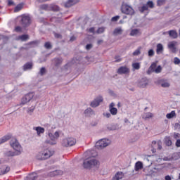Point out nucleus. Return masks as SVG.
<instances>
[{"label": "nucleus", "mask_w": 180, "mask_h": 180, "mask_svg": "<svg viewBox=\"0 0 180 180\" xmlns=\"http://www.w3.org/2000/svg\"><path fill=\"white\" fill-rule=\"evenodd\" d=\"M48 136L49 139L45 141L46 144H49L50 146H56L57 144V140L60 137V131H56L54 134L51 133V131H48Z\"/></svg>", "instance_id": "nucleus-1"}, {"label": "nucleus", "mask_w": 180, "mask_h": 180, "mask_svg": "<svg viewBox=\"0 0 180 180\" xmlns=\"http://www.w3.org/2000/svg\"><path fill=\"white\" fill-rule=\"evenodd\" d=\"M99 165V161L96 160L94 157H90L84 160L83 167L86 169H91V168H94L95 167H98Z\"/></svg>", "instance_id": "nucleus-2"}, {"label": "nucleus", "mask_w": 180, "mask_h": 180, "mask_svg": "<svg viewBox=\"0 0 180 180\" xmlns=\"http://www.w3.org/2000/svg\"><path fill=\"white\" fill-rule=\"evenodd\" d=\"M10 145L15 150L16 153L18 154H22V151H23V149L22 148V146H20V143H19V141H18V139L16 138H13L10 141Z\"/></svg>", "instance_id": "nucleus-3"}, {"label": "nucleus", "mask_w": 180, "mask_h": 180, "mask_svg": "<svg viewBox=\"0 0 180 180\" xmlns=\"http://www.w3.org/2000/svg\"><path fill=\"white\" fill-rule=\"evenodd\" d=\"M36 98L37 96L34 95V93H28L21 98V105H26V103H29L30 101H34Z\"/></svg>", "instance_id": "nucleus-4"}, {"label": "nucleus", "mask_w": 180, "mask_h": 180, "mask_svg": "<svg viewBox=\"0 0 180 180\" xmlns=\"http://www.w3.org/2000/svg\"><path fill=\"white\" fill-rule=\"evenodd\" d=\"M110 144V141L109 139H101L96 143V148L98 150H102L105 147H108Z\"/></svg>", "instance_id": "nucleus-5"}, {"label": "nucleus", "mask_w": 180, "mask_h": 180, "mask_svg": "<svg viewBox=\"0 0 180 180\" xmlns=\"http://www.w3.org/2000/svg\"><path fill=\"white\" fill-rule=\"evenodd\" d=\"M54 155L53 150H50L46 149L44 150L42 153H40L38 156V160H47V158H50L52 155Z\"/></svg>", "instance_id": "nucleus-6"}, {"label": "nucleus", "mask_w": 180, "mask_h": 180, "mask_svg": "<svg viewBox=\"0 0 180 180\" xmlns=\"http://www.w3.org/2000/svg\"><path fill=\"white\" fill-rule=\"evenodd\" d=\"M75 144H77V139L72 137L66 138L62 141V146L63 147H72Z\"/></svg>", "instance_id": "nucleus-7"}, {"label": "nucleus", "mask_w": 180, "mask_h": 180, "mask_svg": "<svg viewBox=\"0 0 180 180\" xmlns=\"http://www.w3.org/2000/svg\"><path fill=\"white\" fill-rule=\"evenodd\" d=\"M122 12L125 15H129V16H133V15H134L135 13V11H134V9H133V7L127 4H124L122 6Z\"/></svg>", "instance_id": "nucleus-8"}, {"label": "nucleus", "mask_w": 180, "mask_h": 180, "mask_svg": "<svg viewBox=\"0 0 180 180\" xmlns=\"http://www.w3.org/2000/svg\"><path fill=\"white\" fill-rule=\"evenodd\" d=\"M102 102H103V97L100 96L96 98L93 101H91L90 105L91 106V108H98V106H99V105H101Z\"/></svg>", "instance_id": "nucleus-9"}, {"label": "nucleus", "mask_w": 180, "mask_h": 180, "mask_svg": "<svg viewBox=\"0 0 180 180\" xmlns=\"http://www.w3.org/2000/svg\"><path fill=\"white\" fill-rule=\"evenodd\" d=\"M149 84V80L147 79V77H143L139 80L137 86L139 88H146L147 85Z\"/></svg>", "instance_id": "nucleus-10"}, {"label": "nucleus", "mask_w": 180, "mask_h": 180, "mask_svg": "<svg viewBox=\"0 0 180 180\" xmlns=\"http://www.w3.org/2000/svg\"><path fill=\"white\" fill-rule=\"evenodd\" d=\"M21 25L26 27L27 26H29L30 25V16L23 15L21 18Z\"/></svg>", "instance_id": "nucleus-11"}, {"label": "nucleus", "mask_w": 180, "mask_h": 180, "mask_svg": "<svg viewBox=\"0 0 180 180\" xmlns=\"http://www.w3.org/2000/svg\"><path fill=\"white\" fill-rule=\"evenodd\" d=\"M176 46H178V42L176 41H172L168 43V49L172 51V53H176Z\"/></svg>", "instance_id": "nucleus-12"}, {"label": "nucleus", "mask_w": 180, "mask_h": 180, "mask_svg": "<svg viewBox=\"0 0 180 180\" xmlns=\"http://www.w3.org/2000/svg\"><path fill=\"white\" fill-rule=\"evenodd\" d=\"M156 67L157 64L153 63L149 68V71H151V72H155L156 74H160V72H161L162 70V68L160 65L158 66V68Z\"/></svg>", "instance_id": "nucleus-13"}, {"label": "nucleus", "mask_w": 180, "mask_h": 180, "mask_svg": "<svg viewBox=\"0 0 180 180\" xmlns=\"http://www.w3.org/2000/svg\"><path fill=\"white\" fill-rule=\"evenodd\" d=\"M130 72V69L126 66H122L117 70V74L123 75V74H129Z\"/></svg>", "instance_id": "nucleus-14"}, {"label": "nucleus", "mask_w": 180, "mask_h": 180, "mask_svg": "<svg viewBox=\"0 0 180 180\" xmlns=\"http://www.w3.org/2000/svg\"><path fill=\"white\" fill-rule=\"evenodd\" d=\"M78 2H79V0H68L64 3V6L65 8H71L73 5L78 4Z\"/></svg>", "instance_id": "nucleus-15"}, {"label": "nucleus", "mask_w": 180, "mask_h": 180, "mask_svg": "<svg viewBox=\"0 0 180 180\" xmlns=\"http://www.w3.org/2000/svg\"><path fill=\"white\" fill-rule=\"evenodd\" d=\"M9 171H11V167L8 166L0 167V175H5V174H8Z\"/></svg>", "instance_id": "nucleus-16"}, {"label": "nucleus", "mask_w": 180, "mask_h": 180, "mask_svg": "<svg viewBox=\"0 0 180 180\" xmlns=\"http://www.w3.org/2000/svg\"><path fill=\"white\" fill-rule=\"evenodd\" d=\"M162 169H164V166H162V165H158L152 169V174H157L158 172H161Z\"/></svg>", "instance_id": "nucleus-17"}, {"label": "nucleus", "mask_w": 180, "mask_h": 180, "mask_svg": "<svg viewBox=\"0 0 180 180\" xmlns=\"http://www.w3.org/2000/svg\"><path fill=\"white\" fill-rule=\"evenodd\" d=\"M37 173L33 172L30 174L25 178V180H37Z\"/></svg>", "instance_id": "nucleus-18"}, {"label": "nucleus", "mask_w": 180, "mask_h": 180, "mask_svg": "<svg viewBox=\"0 0 180 180\" xmlns=\"http://www.w3.org/2000/svg\"><path fill=\"white\" fill-rule=\"evenodd\" d=\"M4 154L6 157H15L16 155H20V153H18V152H14L12 150H8Z\"/></svg>", "instance_id": "nucleus-19"}, {"label": "nucleus", "mask_w": 180, "mask_h": 180, "mask_svg": "<svg viewBox=\"0 0 180 180\" xmlns=\"http://www.w3.org/2000/svg\"><path fill=\"white\" fill-rule=\"evenodd\" d=\"M33 129L37 131V134L39 136H40L41 134H43L45 131L44 128L41 127H34Z\"/></svg>", "instance_id": "nucleus-20"}, {"label": "nucleus", "mask_w": 180, "mask_h": 180, "mask_svg": "<svg viewBox=\"0 0 180 180\" xmlns=\"http://www.w3.org/2000/svg\"><path fill=\"white\" fill-rule=\"evenodd\" d=\"M180 156L179 153H174L170 158L165 159V161H172V160H174L176 161V160H179Z\"/></svg>", "instance_id": "nucleus-21"}, {"label": "nucleus", "mask_w": 180, "mask_h": 180, "mask_svg": "<svg viewBox=\"0 0 180 180\" xmlns=\"http://www.w3.org/2000/svg\"><path fill=\"white\" fill-rule=\"evenodd\" d=\"M156 47L157 54H161V53L164 51V46H162V44H158Z\"/></svg>", "instance_id": "nucleus-22"}, {"label": "nucleus", "mask_w": 180, "mask_h": 180, "mask_svg": "<svg viewBox=\"0 0 180 180\" xmlns=\"http://www.w3.org/2000/svg\"><path fill=\"white\" fill-rule=\"evenodd\" d=\"M11 138H12L11 135H7V136H3L1 139H0V144H4V143H6V141H8V140H11Z\"/></svg>", "instance_id": "nucleus-23"}, {"label": "nucleus", "mask_w": 180, "mask_h": 180, "mask_svg": "<svg viewBox=\"0 0 180 180\" xmlns=\"http://www.w3.org/2000/svg\"><path fill=\"white\" fill-rule=\"evenodd\" d=\"M135 171H140V169H143V162L139 161L136 162L134 167Z\"/></svg>", "instance_id": "nucleus-24"}, {"label": "nucleus", "mask_w": 180, "mask_h": 180, "mask_svg": "<svg viewBox=\"0 0 180 180\" xmlns=\"http://www.w3.org/2000/svg\"><path fill=\"white\" fill-rule=\"evenodd\" d=\"M28 39H29V35L27 34H22L17 37L16 38L17 40H20L21 41H26V40H28Z\"/></svg>", "instance_id": "nucleus-25"}, {"label": "nucleus", "mask_w": 180, "mask_h": 180, "mask_svg": "<svg viewBox=\"0 0 180 180\" xmlns=\"http://www.w3.org/2000/svg\"><path fill=\"white\" fill-rule=\"evenodd\" d=\"M140 34H141V32H140V30H139V29L131 30V31L130 32V36H139Z\"/></svg>", "instance_id": "nucleus-26"}, {"label": "nucleus", "mask_w": 180, "mask_h": 180, "mask_svg": "<svg viewBox=\"0 0 180 180\" xmlns=\"http://www.w3.org/2000/svg\"><path fill=\"white\" fill-rule=\"evenodd\" d=\"M122 33H123V29H122V27H120L115 28L113 31L114 36H117L119 34H122Z\"/></svg>", "instance_id": "nucleus-27"}, {"label": "nucleus", "mask_w": 180, "mask_h": 180, "mask_svg": "<svg viewBox=\"0 0 180 180\" xmlns=\"http://www.w3.org/2000/svg\"><path fill=\"white\" fill-rule=\"evenodd\" d=\"M84 114L86 116H92V115H95V112L92 110V108H89L84 111Z\"/></svg>", "instance_id": "nucleus-28"}, {"label": "nucleus", "mask_w": 180, "mask_h": 180, "mask_svg": "<svg viewBox=\"0 0 180 180\" xmlns=\"http://www.w3.org/2000/svg\"><path fill=\"white\" fill-rule=\"evenodd\" d=\"M53 62L56 67H58V65H60L61 63H63L62 58H56L53 60Z\"/></svg>", "instance_id": "nucleus-29"}, {"label": "nucleus", "mask_w": 180, "mask_h": 180, "mask_svg": "<svg viewBox=\"0 0 180 180\" xmlns=\"http://www.w3.org/2000/svg\"><path fill=\"white\" fill-rule=\"evenodd\" d=\"M153 116L154 115L151 112H146V113L143 114L142 118L144 120H147V119H151V117H153Z\"/></svg>", "instance_id": "nucleus-30"}, {"label": "nucleus", "mask_w": 180, "mask_h": 180, "mask_svg": "<svg viewBox=\"0 0 180 180\" xmlns=\"http://www.w3.org/2000/svg\"><path fill=\"white\" fill-rule=\"evenodd\" d=\"M169 36L172 37V39H176L178 37V33L175 30H170L169 31Z\"/></svg>", "instance_id": "nucleus-31"}, {"label": "nucleus", "mask_w": 180, "mask_h": 180, "mask_svg": "<svg viewBox=\"0 0 180 180\" xmlns=\"http://www.w3.org/2000/svg\"><path fill=\"white\" fill-rule=\"evenodd\" d=\"M122 178H123V172H119L116 173V174L114 177V180H120V179H122Z\"/></svg>", "instance_id": "nucleus-32"}, {"label": "nucleus", "mask_w": 180, "mask_h": 180, "mask_svg": "<svg viewBox=\"0 0 180 180\" xmlns=\"http://www.w3.org/2000/svg\"><path fill=\"white\" fill-rule=\"evenodd\" d=\"M32 67H33V65L30 63H28L24 65L23 70L24 71H27V70H32Z\"/></svg>", "instance_id": "nucleus-33"}, {"label": "nucleus", "mask_w": 180, "mask_h": 180, "mask_svg": "<svg viewBox=\"0 0 180 180\" xmlns=\"http://www.w3.org/2000/svg\"><path fill=\"white\" fill-rule=\"evenodd\" d=\"M174 116H176V114L175 113V110H173L170 113L167 114L166 117L167 119H172Z\"/></svg>", "instance_id": "nucleus-34"}, {"label": "nucleus", "mask_w": 180, "mask_h": 180, "mask_svg": "<svg viewBox=\"0 0 180 180\" xmlns=\"http://www.w3.org/2000/svg\"><path fill=\"white\" fill-rule=\"evenodd\" d=\"M22 9H23V4H20L15 6L14 12H19L20 11H22Z\"/></svg>", "instance_id": "nucleus-35"}, {"label": "nucleus", "mask_w": 180, "mask_h": 180, "mask_svg": "<svg viewBox=\"0 0 180 180\" xmlns=\"http://www.w3.org/2000/svg\"><path fill=\"white\" fill-rule=\"evenodd\" d=\"M109 110L110 114L112 115L113 116H115V115H117V108H110Z\"/></svg>", "instance_id": "nucleus-36"}, {"label": "nucleus", "mask_w": 180, "mask_h": 180, "mask_svg": "<svg viewBox=\"0 0 180 180\" xmlns=\"http://www.w3.org/2000/svg\"><path fill=\"white\" fill-rule=\"evenodd\" d=\"M141 47H139L136 50L133 52V56H140L141 54Z\"/></svg>", "instance_id": "nucleus-37"}, {"label": "nucleus", "mask_w": 180, "mask_h": 180, "mask_svg": "<svg viewBox=\"0 0 180 180\" xmlns=\"http://www.w3.org/2000/svg\"><path fill=\"white\" fill-rule=\"evenodd\" d=\"M140 63H134L132 64V68H134V70H140Z\"/></svg>", "instance_id": "nucleus-38"}, {"label": "nucleus", "mask_w": 180, "mask_h": 180, "mask_svg": "<svg viewBox=\"0 0 180 180\" xmlns=\"http://www.w3.org/2000/svg\"><path fill=\"white\" fill-rule=\"evenodd\" d=\"M145 11H148V6L146 4H144L141 8L140 9V12L143 13V12H145Z\"/></svg>", "instance_id": "nucleus-39"}, {"label": "nucleus", "mask_w": 180, "mask_h": 180, "mask_svg": "<svg viewBox=\"0 0 180 180\" xmlns=\"http://www.w3.org/2000/svg\"><path fill=\"white\" fill-rule=\"evenodd\" d=\"M44 47L45 49H47L48 50H50L52 49V46H51V44L50 42H46L44 44Z\"/></svg>", "instance_id": "nucleus-40"}, {"label": "nucleus", "mask_w": 180, "mask_h": 180, "mask_svg": "<svg viewBox=\"0 0 180 180\" xmlns=\"http://www.w3.org/2000/svg\"><path fill=\"white\" fill-rule=\"evenodd\" d=\"M108 130H117V126L113 124L108 127Z\"/></svg>", "instance_id": "nucleus-41"}, {"label": "nucleus", "mask_w": 180, "mask_h": 180, "mask_svg": "<svg viewBox=\"0 0 180 180\" xmlns=\"http://www.w3.org/2000/svg\"><path fill=\"white\" fill-rule=\"evenodd\" d=\"M46 68H44V67H42V68L40 69V70H39V74H40V75H41V76L44 75V74H46Z\"/></svg>", "instance_id": "nucleus-42"}, {"label": "nucleus", "mask_w": 180, "mask_h": 180, "mask_svg": "<svg viewBox=\"0 0 180 180\" xmlns=\"http://www.w3.org/2000/svg\"><path fill=\"white\" fill-rule=\"evenodd\" d=\"M103 32H105V27H99L97 31H96V33L98 34H101V33H103Z\"/></svg>", "instance_id": "nucleus-43"}, {"label": "nucleus", "mask_w": 180, "mask_h": 180, "mask_svg": "<svg viewBox=\"0 0 180 180\" xmlns=\"http://www.w3.org/2000/svg\"><path fill=\"white\" fill-rule=\"evenodd\" d=\"M53 174L56 176V175H63V172L61 170H55L53 171Z\"/></svg>", "instance_id": "nucleus-44"}, {"label": "nucleus", "mask_w": 180, "mask_h": 180, "mask_svg": "<svg viewBox=\"0 0 180 180\" xmlns=\"http://www.w3.org/2000/svg\"><path fill=\"white\" fill-rule=\"evenodd\" d=\"M146 5L148 6V8H150L151 9L154 8V3H153V1H148Z\"/></svg>", "instance_id": "nucleus-45"}, {"label": "nucleus", "mask_w": 180, "mask_h": 180, "mask_svg": "<svg viewBox=\"0 0 180 180\" xmlns=\"http://www.w3.org/2000/svg\"><path fill=\"white\" fill-rule=\"evenodd\" d=\"M161 86L162 88H169V83H168V82H163V83L161 84Z\"/></svg>", "instance_id": "nucleus-46"}, {"label": "nucleus", "mask_w": 180, "mask_h": 180, "mask_svg": "<svg viewBox=\"0 0 180 180\" xmlns=\"http://www.w3.org/2000/svg\"><path fill=\"white\" fill-rule=\"evenodd\" d=\"M119 19H120V16L117 15V16L112 17L111 18V20H112V22H117V20H119Z\"/></svg>", "instance_id": "nucleus-47"}, {"label": "nucleus", "mask_w": 180, "mask_h": 180, "mask_svg": "<svg viewBox=\"0 0 180 180\" xmlns=\"http://www.w3.org/2000/svg\"><path fill=\"white\" fill-rule=\"evenodd\" d=\"M174 63L176 65L180 64V59L179 58L175 57L174 58Z\"/></svg>", "instance_id": "nucleus-48"}, {"label": "nucleus", "mask_w": 180, "mask_h": 180, "mask_svg": "<svg viewBox=\"0 0 180 180\" xmlns=\"http://www.w3.org/2000/svg\"><path fill=\"white\" fill-rule=\"evenodd\" d=\"M148 56L149 57H153V56H154L155 53H154V50L153 49H150L148 52Z\"/></svg>", "instance_id": "nucleus-49"}, {"label": "nucleus", "mask_w": 180, "mask_h": 180, "mask_svg": "<svg viewBox=\"0 0 180 180\" xmlns=\"http://www.w3.org/2000/svg\"><path fill=\"white\" fill-rule=\"evenodd\" d=\"M33 112H34V107H33L32 108H29L27 110V113H28L29 115H32V113H33Z\"/></svg>", "instance_id": "nucleus-50"}, {"label": "nucleus", "mask_w": 180, "mask_h": 180, "mask_svg": "<svg viewBox=\"0 0 180 180\" xmlns=\"http://www.w3.org/2000/svg\"><path fill=\"white\" fill-rule=\"evenodd\" d=\"M52 10L54 11V12H57L58 11H60V7H58V6H53L52 7Z\"/></svg>", "instance_id": "nucleus-51"}, {"label": "nucleus", "mask_w": 180, "mask_h": 180, "mask_svg": "<svg viewBox=\"0 0 180 180\" xmlns=\"http://www.w3.org/2000/svg\"><path fill=\"white\" fill-rule=\"evenodd\" d=\"M87 32H89V33H93V34H95V27H91L89 30H86Z\"/></svg>", "instance_id": "nucleus-52"}, {"label": "nucleus", "mask_w": 180, "mask_h": 180, "mask_svg": "<svg viewBox=\"0 0 180 180\" xmlns=\"http://www.w3.org/2000/svg\"><path fill=\"white\" fill-rule=\"evenodd\" d=\"M103 115V116H105V117H107V119H109V117H110V116H112L110 112H104Z\"/></svg>", "instance_id": "nucleus-53"}, {"label": "nucleus", "mask_w": 180, "mask_h": 180, "mask_svg": "<svg viewBox=\"0 0 180 180\" xmlns=\"http://www.w3.org/2000/svg\"><path fill=\"white\" fill-rule=\"evenodd\" d=\"M174 139H175L176 140L178 139H180V134L179 133H174Z\"/></svg>", "instance_id": "nucleus-54"}, {"label": "nucleus", "mask_w": 180, "mask_h": 180, "mask_svg": "<svg viewBox=\"0 0 180 180\" xmlns=\"http://www.w3.org/2000/svg\"><path fill=\"white\" fill-rule=\"evenodd\" d=\"M15 32H22V27H20V26H17V27H15Z\"/></svg>", "instance_id": "nucleus-55"}, {"label": "nucleus", "mask_w": 180, "mask_h": 180, "mask_svg": "<svg viewBox=\"0 0 180 180\" xmlns=\"http://www.w3.org/2000/svg\"><path fill=\"white\" fill-rule=\"evenodd\" d=\"M164 2H165V0H158V6H161V5H162V4H164Z\"/></svg>", "instance_id": "nucleus-56"}, {"label": "nucleus", "mask_w": 180, "mask_h": 180, "mask_svg": "<svg viewBox=\"0 0 180 180\" xmlns=\"http://www.w3.org/2000/svg\"><path fill=\"white\" fill-rule=\"evenodd\" d=\"M172 141H171V140H167L166 141V146H168V147H169V146H172Z\"/></svg>", "instance_id": "nucleus-57"}, {"label": "nucleus", "mask_w": 180, "mask_h": 180, "mask_svg": "<svg viewBox=\"0 0 180 180\" xmlns=\"http://www.w3.org/2000/svg\"><path fill=\"white\" fill-rule=\"evenodd\" d=\"M122 61V58L119 56H115V63H120Z\"/></svg>", "instance_id": "nucleus-58"}, {"label": "nucleus", "mask_w": 180, "mask_h": 180, "mask_svg": "<svg viewBox=\"0 0 180 180\" xmlns=\"http://www.w3.org/2000/svg\"><path fill=\"white\" fill-rule=\"evenodd\" d=\"M92 49V44H89L86 46V50H91Z\"/></svg>", "instance_id": "nucleus-59"}, {"label": "nucleus", "mask_w": 180, "mask_h": 180, "mask_svg": "<svg viewBox=\"0 0 180 180\" xmlns=\"http://www.w3.org/2000/svg\"><path fill=\"white\" fill-rule=\"evenodd\" d=\"M176 147H180V139H177L176 141Z\"/></svg>", "instance_id": "nucleus-60"}, {"label": "nucleus", "mask_w": 180, "mask_h": 180, "mask_svg": "<svg viewBox=\"0 0 180 180\" xmlns=\"http://www.w3.org/2000/svg\"><path fill=\"white\" fill-rule=\"evenodd\" d=\"M115 108V103H111L109 105V109H112Z\"/></svg>", "instance_id": "nucleus-61"}, {"label": "nucleus", "mask_w": 180, "mask_h": 180, "mask_svg": "<svg viewBox=\"0 0 180 180\" xmlns=\"http://www.w3.org/2000/svg\"><path fill=\"white\" fill-rule=\"evenodd\" d=\"M48 176H55L53 171L51 172L48 174Z\"/></svg>", "instance_id": "nucleus-62"}, {"label": "nucleus", "mask_w": 180, "mask_h": 180, "mask_svg": "<svg viewBox=\"0 0 180 180\" xmlns=\"http://www.w3.org/2000/svg\"><path fill=\"white\" fill-rule=\"evenodd\" d=\"M8 5L11 6V5H13V1L12 0H8Z\"/></svg>", "instance_id": "nucleus-63"}, {"label": "nucleus", "mask_w": 180, "mask_h": 180, "mask_svg": "<svg viewBox=\"0 0 180 180\" xmlns=\"http://www.w3.org/2000/svg\"><path fill=\"white\" fill-rule=\"evenodd\" d=\"M165 180H171V176L169 175L165 176Z\"/></svg>", "instance_id": "nucleus-64"}]
</instances>
